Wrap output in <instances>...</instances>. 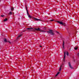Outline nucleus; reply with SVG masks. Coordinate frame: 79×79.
I'll return each mask as SVG.
<instances>
[{
  "label": "nucleus",
  "instance_id": "f257e3e1",
  "mask_svg": "<svg viewBox=\"0 0 79 79\" xmlns=\"http://www.w3.org/2000/svg\"><path fill=\"white\" fill-rule=\"evenodd\" d=\"M27 29L29 30V31H31V29H33V31H34V30H36V31H41V32H46V31L40 30V28H38V29H37V28L34 29L33 28H27Z\"/></svg>",
  "mask_w": 79,
  "mask_h": 79
},
{
  "label": "nucleus",
  "instance_id": "f03ea898",
  "mask_svg": "<svg viewBox=\"0 0 79 79\" xmlns=\"http://www.w3.org/2000/svg\"><path fill=\"white\" fill-rule=\"evenodd\" d=\"M47 32L48 33H49L51 35H54V33H53V31L52 30H49V31H47Z\"/></svg>",
  "mask_w": 79,
  "mask_h": 79
},
{
  "label": "nucleus",
  "instance_id": "7ed1b4c3",
  "mask_svg": "<svg viewBox=\"0 0 79 79\" xmlns=\"http://www.w3.org/2000/svg\"><path fill=\"white\" fill-rule=\"evenodd\" d=\"M56 22H57L58 23H59V24H61L62 25H63V26H65V24L64 23H63L62 22H60L59 21H56Z\"/></svg>",
  "mask_w": 79,
  "mask_h": 79
},
{
  "label": "nucleus",
  "instance_id": "20e7f679",
  "mask_svg": "<svg viewBox=\"0 0 79 79\" xmlns=\"http://www.w3.org/2000/svg\"><path fill=\"white\" fill-rule=\"evenodd\" d=\"M69 66L71 69H73V67L71 65V63L70 62L69 63Z\"/></svg>",
  "mask_w": 79,
  "mask_h": 79
},
{
  "label": "nucleus",
  "instance_id": "39448f33",
  "mask_svg": "<svg viewBox=\"0 0 79 79\" xmlns=\"http://www.w3.org/2000/svg\"><path fill=\"white\" fill-rule=\"evenodd\" d=\"M33 19L34 20H35V21H41V20L40 19H39L37 18H33Z\"/></svg>",
  "mask_w": 79,
  "mask_h": 79
},
{
  "label": "nucleus",
  "instance_id": "423d86ee",
  "mask_svg": "<svg viewBox=\"0 0 79 79\" xmlns=\"http://www.w3.org/2000/svg\"><path fill=\"white\" fill-rule=\"evenodd\" d=\"M65 57H66V52H64V58L63 61H64V60H65Z\"/></svg>",
  "mask_w": 79,
  "mask_h": 79
},
{
  "label": "nucleus",
  "instance_id": "0eeeda50",
  "mask_svg": "<svg viewBox=\"0 0 79 79\" xmlns=\"http://www.w3.org/2000/svg\"><path fill=\"white\" fill-rule=\"evenodd\" d=\"M64 41H63V49H64Z\"/></svg>",
  "mask_w": 79,
  "mask_h": 79
},
{
  "label": "nucleus",
  "instance_id": "6e6552de",
  "mask_svg": "<svg viewBox=\"0 0 79 79\" xmlns=\"http://www.w3.org/2000/svg\"><path fill=\"white\" fill-rule=\"evenodd\" d=\"M26 6V9L27 10V15L28 16V15H29V13H28V10H27V6Z\"/></svg>",
  "mask_w": 79,
  "mask_h": 79
},
{
  "label": "nucleus",
  "instance_id": "1a4fd4ad",
  "mask_svg": "<svg viewBox=\"0 0 79 79\" xmlns=\"http://www.w3.org/2000/svg\"><path fill=\"white\" fill-rule=\"evenodd\" d=\"M22 36V34H20V35H19L18 37H17V39H18V38H19V37H21Z\"/></svg>",
  "mask_w": 79,
  "mask_h": 79
},
{
  "label": "nucleus",
  "instance_id": "9d476101",
  "mask_svg": "<svg viewBox=\"0 0 79 79\" xmlns=\"http://www.w3.org/2000/svg\"><path fill=\"white\" fill-rule=\"evenodd\" d=\"M62 67V65H61V66H60V69H59V71H61V67Z\"/></svg>",
  "mask_w": 79,
  "mask_h": 79
},
{
  "label": "nucleus",
  "instance_id": "9b49d317",
  "mask_svg": "<svg viewBox=\"0 0 79 79\" xmlns=\"http://www.w3.org/2000/svg\"><path fill=\"white\" fill-rule=\"evenodd\" d=\"M4 21H8V19H5L4 20Z\"/></svg>",
  "mask_w": 79,
  "mask_h": 79
},
{
  "label": "nucleus",
  "instance_id": "f8f14e48",
  "mask_svg": "<svg viewBox=\"0 0 79 79\" xmlns=\"http://www.w3.org/2000/svg\"><path fill=\"white\" fill-rule=\"evenodd\" d=\"M60 74V72H58L57 74H56V76H58V74Z\"/></svg>",
  "mask_w": 79,
  "mask_h": 79
},
{
  "label": "nucleus",
  "instance_id": "ddd939ff",
  "mask_svg": "<svg viewBox=\"0 0 79 79\" xmlns=\"http://www.w3.org/2000/svg\"><path fill=\"white\" fill-rule=\"evenodd\" d=\"M4 42H7V40H6V39H4Z\"/></svg>",
  "mask_w": 79,
  "mask_h": 79
},
{
  "label": "nucleus",
  "instance_id": "4468645a",
  "mask_svg": "<svg viewBox=\"0 0 79 79\" xmlns=\"http://www.w3.org/2000/svg\"><path fill=\"white\" fill-rule=\"evenodd\" d=\"M74 48L75 50H77V47H75Z\"/></svg>",
  "mask_w": 79,
  "mask_h": 79
},
{
  "label": "nucleus",
  "instance_id": "2eb2a0df",
  "mask_svg": "<svg viewBox=\"0 0 79 79\" xmlns=\"http://www.w3.org/2000/svg\"><path fill=\"white\" fill-rule=\"evenodd\" d=\"M28 17L29 18H32V17H31V15H28Z\"/></svg>",
  "mask_w": 79,
  "mask_h": 79
},
{
  "label": "nucleus",
  "instance_id": "dca6fc26",
  "mask_svg": "<svg viewBox=\"0 0 79 79\" xmlns=\"http://www.w3.org/2000/svg\"><path fill=\"white\" fill-rule=\"evenodd\" d=\"M12 15V12H10V13H9V15Z\"/></svg>",
  "mask_w": 79,
  "mask_h": 79
},
{
  "label": "nucleus",
  "instance_id": "f3484780",
  "mask_svg": "<svg viewBox=\"0 0 79 79\" xmlns=\"http://www.w3.org/2000/svg\"><path fill=\"white\" fill-rule=\"evenodd\" d=\"M66 55H67V56H68V55H69V53H68V52H67Z\"/></svg>",
  "mask_w": 79,
  "mask_h": 79
},
{
  "label": "nucleus",
  "instance_id": "a211bd4d",
  "mask_svg": "<svg viewBox=\"0 0 79 79\" xmlns=\"http://www.w3.org/2000/svg\"><path fill=\"white\" fill-rule=\"evenodd\" d=\"M11 10H14V8L12 7V8H11Z\"/></svg>",
  "mask_w": 79,
  "mask_h": 79
},
{
  "label": "nucleus",
  "instance_id": "6ab92c4d",
  "mask_svg": "<svg viewBox=\"0 0 79 79\" xmlns=\"http://www.w3.org/2000/svg\"><path fill=\"white\" fill-rule=\"evenodd\" d=\"M54 21V20L52 19V20H50V21Z\"/></svg>",
  "mask_w": 79,
  "mask_h": 79
},
{
  "label": "nucleus",
  "instance_id": "aec40b11",
  "mask_svg": "<svg viewBox=\"0 0 79 79\" xmlns=\"http://www.w3.org/2000/svg\"><path fill=\"white\" fill-rule=\"evenodd\" d=\"M1 17H4V15H1Z\"/></svg>",
  "mask_w": 79,
  "mask_h": 79
},
{
  "label": "nucleus",
  "instance_id": "412c9836",
  "mask_svg": "<svg viewBox=\"0 0 79 79\" xmlns=\"http://www.w3.org/2000/svg\"><path fill=\"white\" fill-rule=\"evenodd\" d=\"M8 42L9 43H10V44H11V42H10V41H8Z\"/></svg>",
  "mask_w": 79,
  "mask_h": 79
},
{
  "label": "nucleus",
  "instance_id": "4be33fe9",
  "mask_svg": "<svg viewBox=\"0 0 79 79\" xmlns=\"http://www.w3.org/2000/svg\"><path fill=\"white\" fill-rule=\"evenodd\" d=\"M56 32H57V33H58V34H59V32H58L56 31Z\"/></svg>",
  "mask_w": 79,
  "mask_h": 79
},
{
  "label": "nucleus",
  "instance_id": "5701e85b",
  "mask_svg": "<svg viewBox=\"0 0 79 79\" xmlns=\"http://www.w3.org/2000/svg\"><path fill=\"white\" fill-rule=\"evenodd\" d=\"M74 62H75V60H74Z\"/></svg>",
  "mask_w": 79,
  "mask_h": 79
},
{
  "label": "nucleus",
  "instance_id": "b1692460",
  "mask_svg": "<svg viewBox=\"0 0 79 79\" xmlns=\"http://www.w3.org/2000/svg\"><path fill=\"white\" fill-rule=\"evenodd\" d=\"M40 47H42V46H40Z\"/></svg>",
  "mask_w": 79,
  "mask_h": 79
},
{
  "label": "nucleus",
  "instance_id": "393cba45",
  "mask_svg": "<svg viewBox=\"0 0 79 79\" xmlns=\"http://www.w3.org/2000/svg\"><path fill=\"white\" fill-rule=\"evenodd\" d=\"M23 32H24V31H23Z\"/></svg>",
  "mask_w": 79,
  "mask_h": 79
},
{
  "label": "nucleus",
  "instance_id": "a878e982",
  "mask_svg": "<svg viewBox=\"0 0 79 79\" xmlns=\"http://www.w3.org/2000/svg\"><path fill=\"white\" fill-rule=\"evenodd\" d=\"M1 0H0V1H1Z\"/></svg>",
  "mask_w": 79,
  "mask_h": 79
}]
</instances>
